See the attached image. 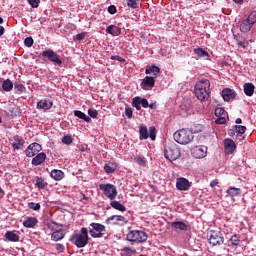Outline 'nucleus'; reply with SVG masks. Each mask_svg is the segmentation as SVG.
Returning <instances> with one entry per match:
<instances>
[{
	"label": "nucleus",
	"mask_w": 256,
	"mask_h": 256,
	"mask_svg": "<svg viewBox=\"0 0 256 256\" xmlns=\"http://www.w3.org/2000/svg\"><path fill=\"white\" fill-rule=\"evenodd\" d=\"M194 93L198 101L205 103L209 99V93H211V82L208 79L198 81L195 85Z\"/></svg>",
	"instance_id": "1"
},
{
	"label": "nucleus",
	"mask_w": 256,
	"mask_h": 256,
	"mask_svg": "<svg viewBox=\"0 0 256 256\" xmlns=\"http://www.w3.org/2000/svg\"><path fill=\"white\" fill-rule=\"evenodd\" d=\"M69 241L78 249H83V247H87V245L89 244V230L85 227L81 228L80 233L72 235Z\"/></svg>",
	"instance_id": "2"
},
{
	"label": "nucleus",
	"mask_w": 256,
	"mask_h": 256,
	"mask_svg": "<svg viewBox=\"0 0 256 256\" xmlns=\"http://www.w3.org/2000/svg\"><path fill=\"white\" fill-rule=\"evenodd\" d=\"M42 149L41 144L37 142L32 143L25 150L26 157H34L32 161H45L47 159V154L41 152Z\"/></svg>",
	"instance_id": "3"
},
{
	"label": "nucleus",
	"mask_w": 256,
	"mask_h": 256,
	"mask_svg": "<svg viewBox=\"0 0 256 256\" xmlns=\"http://www.w3.org/2000/svg\"><path fill=\"white\" fill-rule=\"evenodd\" d=\"M173 137L174 141H176V143H179V145H189V143H191V141H193V139L195 138L193 132L185 128L176 131Z\"/></svg>",
	"instance_id": "4"
},
{
	"label": "nucleus",
	"mask_w": 256,
	"mask_h": 256,
	"mask_svg": "<svg viewBox=\"0 0 256 256\" xmlns=\"http://www.w3.org/2000/svg\"><path fill=\"white\" fill-rule=\"evenodd\" d=\"M126 239L130 243H146L149 236L143 230H130L126 235Z\"/></svg>",
	"instance_id": "5"
},
{
	"label": "nucleus",
	"mask_w": 256,
	"mask_h": 256,
	"mask_svg": "<svg viewBox=\"0 0 256 256\" xmlns=\"http://www.w3.org/2000/svg\"><path fill=\"white\" fill-rule=\"evenodd\" d=\"M89 233L93 239L107 237V228L101 223L92 222L89 226Z\"/></svg>",
	"instance_id": "6"
},
{
	"label": "nucleus",
	"mask_w": 256,
	"mask_h": 256,
	"mask_svg": "<svg viewBox=\"0 0 256 256\" xmlns=\"http://www.w3.org/2000/svg\"><path fill=\"white\" fill-rule=\"evenodd\" d=\"M207 239L212 247H219L225 243V237H223V233L217 230H210L207 233Z\"/></svg>",
	"instance_id": "7"
},
{
	"label": "nucleus",
	"mask_w": 256,
	"mask_h": 256,
	"mask_svg": "<svg viewBox=\"0 0 256 256\" xmlns=\"http://www.w3.org/2000/svg\"><path fill=\"white\" fill-rule=\"evenodd\" d=\"M41 57L43 59H48L50 63H53L54 65H58V67H61L63 65V61L61 60V57L55 53L52 49L45 50L41 52Z\"/></svg>",
	"instance_id": "8"
},
{
	"label": "nucleus",
	"mask_w": 256,
	"mask_h": 256,
	"mask_svg": "<svg viewBox=\"0 0 256 256\" xmlns=\"http://www.w3.org/2000/svg\"><path fill=\"white\" fill-rule=\"evenodd\" d=\"M100 191H103L105 197L113 201L117 197V187L113 184H100L99 185Z\"/></svg>",
	"instance_id": "9"
},
{
	"label": "nucleus",
	"mask_w": 256,
	"mask_h": 256,
	"mask_svg": "<svg viewBox=\"0 0 256 256\" xmlns=\"http://www.w3.org/2000/svg\"><path fill=\"white\" fill-rule=\"evenodd\" d=\"M164 155L168 161H177V159L181 157V149H179L177 146L168 147L164 151Z\"/></svg>",
	"instance_id": "10"
},
{
	"label": "nucleus",
	"mask_w": 256,
	"mask_h": 256,
	"mask_svg": "<svg viewBox=\"0 0 256 256\" xmlns=\"http://www.w3.org/2000/svg\"><path fill=\"white\" fill-rule=\"evenodd\" d=\"M127 223V218L121 215H112L106 219V225H120L123 227V225H127Z\"/></svg>",
	"instance_id": "11"
},
{
	"label": "nucleus",
	"mask_w": 256,
	"mask_h": 256,
	"mask_svg": "<svg viewBox=\"0 0 256 256\" xmlns=\"http://www.w3.org/2000/svg\"><path fill=\"white\" fill-rule=\"evenodd\" d=\"M191 155L194 159H203L207 157V147L203 145L195 146L191 149Z\"/></svg>",
	"instance_id": "12"
},
{
	"label": "nucleus",
	"mask_w": 256,
	"mask_h": 256,
	"mask_svg": "<svg viewBox=\"0 0 256 256\" xmlns=\"http://www.w3.org/2000/svg\"><path fill=\"white\" fill-rule=\"evenodd\" d=\"M191 185H193V183L187 180V178L180 177L176 180V188L178 191H189Z\"/></svg>",
	"instance_id": "13"
},
{
	"label": "nucleus",
	"mask_w": 256,
	"mask_h": 256,
	"mask_svg": "<svg viewBox=\"0 0 256 256\" xmlns=\"http://www.w3.org/2000/svg\"><path fill=\"white\" fill-rule=\"evenodd\" d=\"M140 87L144 91H149V89L154 88L155 87V77L146 76L140 83Z\"/></svg>",
	"instance_id": "14"
},
{
	"label": "nucleus",
	"mask_w": 256,
	"mask_h": 256,
	"mask_svg": "<svg viewBox=\"0 0 256 256\" xmlns=\"http://www.w3.org/2000/svg\"><path fill=\"white\" fill-rule=\"evenodd\" d=\"M237 149L235 141L230 138L224 140V151L227 155H231Z\"/></svg>",
	"instance_id": "15"
},
{
	"label": "nucleus",
	"mask_w": 256,
	"mask_h": 256,
	"mask_svg": "<svg viewBox=\"0 0 256 256\" xmlns=\"http://www.w3.org/2000/svg\"><path fill=\"white\" fill-rule=\"evenodd\" d=\"M53 107V102L51 99H42L37 103V109H43L44 111H49Z\"/></svg>",
	"instance_id": "16"
},
{
	"label": "nucleus",
	"mask_w": 256,
	"mask_h": 256,
	"mask_svg": "<svg viewBox=\"0 0 256 256\" xmlns=\"http://www.w3.org/2000/svg\"><path fill=\"white\" fill-rule=\"evenodd\" d=\"M161 73V69L158 66L152 65V66H146L145 74L146 75H152L154 79H157V75Z\"/></svg>",
	"instance_id": "17"
},
{
	"label": "nucleus",
	"mask_w": 256,
	"mask_h": 256,
	"mask_svg": "<svg viewBox=\"0 0 256 256\" xmlns=\"http://www.w3.org/2000/svg\"><path fill=\"white\" fill-rule=\"evenodd\" d=\"M106 33L112 35V37H119L121 35V28L117 25H110L106 28Z\"/></svg>",
	"instance_id": "18"
},
{
	"label": "nucleus",
	"mask_w": 256,
	"mask_h": 256,
	"mask_svg": "<svg viewBox=\"0 0 256 256\" xmlns=\"http://www.w3.org/2000/svg\"><path fill=\"white\" fill-rule=\"evenodd\" d=\"M171 227L175 229V231H187V229H189V225L181 221L172 222Z\"/></svg>",
	"instance_id": "19"
},
{
	"label": "nucleus",
	"mask_w": 256,
	"mask_h": 256,
	"mask_svg": "<svg viewBox=\"0 0 256 256\" xmlns=\"http://www.w3.org/2000/svg\"><path fill=\"white\" fill-rule=\"evenodd\" d=\"M37 223H39L37 218H35V217H28V218H26V220H24L23 225L27 229H33V227H35V225H37Z\"/></svg>",
	"instance_id": "20"
},
{
	"label": "nucleus",
	"mask_w": 256,
	"mask_h": 256,
	"mask_svg": "<svg viewBox=\"0 0 256 256\" xmlns=\"http://www.w3.org/2000/svg\"><path fill=\"white\" fill-rule=\"evenodd\" d=\"M222 97L224 101H231V99H235V92L229 88H225L222 91Z\"/></svg>",
	"instance_id": "21"
},
{
	"label": "nucleus",
	"mask_w": 256,
	"mask_h": 256,
	"mask_svg": "<svg viewBox=\"0 0 256 256\" xmlns=\"http://www.w3.org/2000/svg\"><path fill=\"white\" fill-rule=\"evenodd\" d=\"M61 239H65V232H63V229L55 230L51 234L52 241H61Z\"/></svg>",
	"instance_id": "22"
},
{
	"label": "nucleus",
	"mask_w": 256,
	"mask_h": 256,
	"mask_svg": "<svg viewBox=\"0 0 256 256\" xmlns=\"http://www.w3.org/2000/svg\"><path fill=\"white\" fill-rule=\"evenodd\" d=\"M251 27H253V24L246 18L240 24V31H242V33H249V31H251Z\"/></svg>",
	"instance_id": "23"
},
{
	"label": "nucleus",
	"mask_w": 256,
	"mask_h": 256,
	"mask_svg": "<svg viewBox=\"0 0 256 256\" xmlns=\"http://www.w3.org/2000/svg\"><path fill=\"white\" fill-rule=\"evenodd\" d=\"M244 93L247 97H253V94L255 93V85H253V83H245Z\"/></svg>",
	"instance_id": "24"
},
{
	"label": "nucleus",
	"mask_w": 256,
	"mask_h": 256,
	"mask_svg": "<svg viewBox=\"0 0 256 256\" xmlns=\"http://www.w3.org/2000/svg\"><path fill=\"white\" fill-rule=\"evenodd\" d=\"M5 239H7V241H10L12 243H17L19 241L20 237L13 231H7L5 233Z\"/></svg>",
	"instance_id": "25"
},
{
	"label": "nucleus",
	"mask_w": 256,
	"mask_h": 256,
	"mask_svg": "<svg viewBox=\"0 0 256 256\" xmlns=\"http://www.w3.org/2000/svg\"><path fill=\"white\" fill-rule=\"evenodd\" d=\"M50 176L52 179H54V181H61V179L65 177V174L61 170L54 169L51 171Z\"/></svg>",
	"instance_id": "26"
},
{
	"label": "nucleus",
	"mask_w": 256,
	"mask_h": 256,
	"mask_svg": "<svg viewBox=\"0 0 256 256\" xmlns=\"http://www.w3.org/2000/svg\"><path fill=\"white\" fill-rule=\"evenodd\" d=\"M110 206L113 209H116V211H121V212L127 211V208L125 207V205L121 204V202H119L117 200L111 201Z\"/></svg>",
	"instance_id": "27"
},
{
	"label": "nucleus",
	"mask_w": 256,
	"mask_h": 256,
	"mask_svg": "<svg viewBox=\"0 0 256 256\" xmlns=\"http://www.w3.org/2000/svg\"><path fill=\"white\" fill-rule=\"evenodd\" d=\"M116 170H117V163L115 162H108L104 166L105 173H108V174L115 173Z\"/></svg>",
	"instance_id": "28"
},
{
	"label": "nucleus",
	"mask_w": 256,
	"mask_h": 256,
	"mask_svg": "<svg viewBox=\"0 0 256 256\" xmlns=\"http://www.w3.org/2000/svg\"><path fill=\"white\" fill-rule=\"evenodd\" d=\"M139 135H140L139 136L140 141L149 139V132L147 130V126L142 125L139 127Z\"/></svg>",
	"instance_id": "29"
},
{
	"label": "nucleus",
	"mask_w": 256,
	"mask_h": 256,
	"mask_svg": "<svg viewBox=\"0 0 256 256\" xmlns=\"http://www.w3.org/2000/svg\"><path fill=\"white\" fill-rule=\"evenodd\" d=\"M34 185L37 187L38 191H41V189H45V187H47L48 183L43 179V177H36V183Z\"/></svg>",
	"instance_id": "30"
},
{
	"label": "nucleus",
	"mask_w": 256,
	"mask_h": 256,
	"mask_svg": "<svg viewBox=\"0 0 256 256\" xmlns=\"http://www.w3.org/2000/svg\"><path fill=\"white\" fill-rule=\"evenodd\" d=\"M226 193L229 195V197H239V195H241V190L240 188L231 186L227 189Z\"/></svg>",
	"instance_id": "31"
},
{
	"label": "nucleus",
	"mask_w": 256,
	"mask_h": 256,
	"mask_svg": "<svg viewBox=\"0 0 256 256\" xmlns=\"http://www.w3.org/2000/svg\"><path fill=\"white\" fill-rule=\"evenodd\" d=\"M74 116L78 117V119H83V121H86V123H91V117L87 116L85 113H83L80 110H75Z\"/></svg>",
	"instance_id": "32"
},
{
	"label": "nucleus",
	"mask_w": 256,
	"mask_h": 256,
	"mask_svg": "<svg viewBox=\"0 0 256 256\" xmlns=\"http://www.w3.org/2000/svg\"><path fill=\"white\" fill-rule=\"evenodd\" d=\"M234 129H236V133L237 136L240 137V141L241 139H245L244 133L245 131H247V127L243 126V125H235Z\"/></svg>",
	"instance_id": "33"
},
{
	"label": "nucleus",
	"mask_w": 256,
	"mask_h": 256,
	"mask_svg": "<svg viewBox=\"0 0 256 256\" xmlns=\"http://www.w3.org/2000/svg\"><path fill=\"white\" fill-rule=\"evenodd\" d=\"M2 89L3 91H6V93H9L13 89V82L10 79H6L2 83Z\"/></svg>",
	"instance_id": "34"
},
{
	"label": "nucleus",
	"mask_w": 256,
	"mask_h": 256,
	"mask_svg": "<svg viewBox=\"0 0 256 256\" xmlns=\"http://www.w3.org/2000/svg\"><path fill=\"white\" fill-rule=\"evenodd\" d=\"M23 145H25V140L17 137V139H15V142L13 143V149L14 150L23 149Z\"/></svg>",
	"instance_id": "35"
},
{
	"label": "nucleus",
	"mask_w": 256,
	"mask_h": 256,
	"mask_svg": "<svg viewBox=\"0 0 256 256\" xmlns=\"http://www.w3.org/2000/svg\"><path fill=\"white\" fill-rule=\"evenodd\" d=\"M194 53L195 55H197V57L202 58V57H209V52L203 50V48H195L194 49Z\"/></svg>",
	"instance_id": "36"
},
{
	"label": "nucleus",
	"mask_w": 256,
	"mask_h": 256,
	"mask_svg": "<svg viewBox=\"0 0 256 256\" xmlns=\"http://www.w3.org/2000/svg\"><path fill=\"white\" fill-rule=\"evenodd\" d=\"M132 107H135L137 111H141V97L137 96L133 98Z\"/></svg>",
	"instance_id": "37"
},
{
	"label": "nucleus",
	"mask_w": 256,
	"mask_h": 256,
	"mask_svg": "<svg viewBox=\"0 0 256 256\" xmlns=\"http://www.w3.org/2000/svg\"><path fill=\"white\" fill-rule=\"evenodd\" d=\"M230 243L233 247H237V245H239V243H241V237L237 234H234L231 238H230Z\"/></svg>",
	"instance_id": "38"
},
{
	"label": "nucleus",
	"mask_w": 256,
	"mask_h": 256,
	"mask_svg": "<svg viewBox=\"0 0 256 256\" xmlns=\"http://www.w3.org/2000/svg\"><path fill=\"white\" fill-rule=\"evenodd\" d=\"M214 115H216V117H224L227 116V111H225L224 108L218 107L214 110Z\"/></svg>",
	"instance_id": "39"
},
{
	"label": "nucleus",
	"mask_w": 256,
	"mask_h": 256,
	"mask_svg": "<svg viewBox=\"0 0 256 256\" xmlns=\"http://www.w3.org/2000/svg\"><path fill=\"white\" fill-rule=\"evenodd\" d=\"M127 5L130 9H139V0H127Z\"/></svg>",
	"instance_id": "40"
},
{
	"label": "nucleus",
	"mask_w": 256,
	"mask_h": 256,
	"mask_svg": "<svg viewBox=\"0 0 256 256\" xmlns=\"http://www.w3.org/2000/svg\"><path fill=\"white\" fill-rule=\"evenodd\" d=\"M149 133L150 134L148 135V137H150L152 141H155L157 135V129L155 128V126L149 127Z\"/></svg>",
	"instance_id": "41"
},
{
	"label": "nucleus",
	"mask_w": 256,
	"mask_h": 256,
	"mask_svg": "<svg viewBox=\"0 0 256 256\" xmlns=\"http://www.w3.org/2000/svg\"><path fill=\"white\" fill-rule=\"evenodd\" d=\"M227 123V116H218L215 120L216 125H225Z\"/></svg>",
	"instance_id": "42"
},
{
	"label": "nucleus",
	"mask_w": 256,
	"mask_h": 256,
	"mask_svg": "<svg viewBox=\"0 0 256 256\" xmlns=\"http://www.w3.org/2000/svg\"><path fill=\"white\" fill-rule=\"evenodd\" d=\"M28 208L32 209L33 211H39V209H41V204L35 203V202H30V203H28Z\"/></svg>",
	"instance_id": "43"
},
{
	"label": "nucleus",
	"mask_w": 256,
	"mask_h": 256,
	"mask_svg": "<svg viewBox=\"0 0 256 256\" xmlns=\"http://www.w3.org/2000/svg\"><path fill=\"white\" fill-rule=\"evenodd\" d=\"M248 21L252 24L255 25L256 23V11H252L249 16H248Z\"/></svg>",
	"instance_id": "44"
},
{
	"label": "nucleus",
	"mask_w": 256,
	"mask_h": 256,
	"mask_svg": "<svg viewBox=\"0 0 256 256\" xmlns=\"http://www.w3.org/2000/svg\"><path fill=\"white\" fill-rule=\"evenodd\" d=\"M14 90L16 91V93L21 94L23 93V91H25V86L23 84H15Z\"/></svg>",
	"instance_id": "45"
},
{
	"label": "nucleus",
	"mask_w": 256,
	"mask_h": 256,
	"mask_svg": "<svg viewBox=\"0 0 256 256\" xmlns=\"http://www.w3.org/2000/svg\"><path fill=\"white\" fill-rule=\"evenodd\" d=\"M33 43H34L33 37H27L24 40L25 47H33Z\"/></svg>",
	"instance_id": "46"
},
{
	"label": "nucleus",
	"mask_w": 256,
	"mask_h": 256,
	"mask_svg": "<svg viewBox=\"0 0 256 256\" xmlns=\"http://www.w3.org/2000/svg\"><path fill=\"white\" fill-rule=\"evenodd\" d=\"M62 143L64 145H71V143H73V138H71V136H64L62 138Z\"/></svg>",
	"instance_id": "47"
},
{
	"label": "nucleus",
	"mask_w": 256,
	"mask_h": 256,
	"mask_svg": "<svg viewBox=\"0 0 256 256\" xmlns=\"http://www.w3.org/2000/svg\"><path fill=\"white\" fill-rule=\"evenodd\" d=\"M89 117H92V119H97V115H99V112L95 109H89L88 110Z\"/></svg>",
	"instance_id": "48"
},
{
	"label": "nucleus",
	"mask_w": 256,
	"mask_h": 256,
	"mask_svg": "<svg viewBox=\"0 0 256 256\" xmlns=\"http://www.w3.org/2000/svg\"><path fill=\"white\" fill-rule=\"evenodd\" d=\"M249 47V42L247 40L238 42V49H247Z\"/></svg>",
	"instance_id": "49"
},
{
	"label": "nucleus",
	"mask_w": 256,
	"mask_h": 256,
	"mask_svg": "<svg viewBox=\"0 0 256 256\" xmlns=\"http://www.w3.org/2000/svg\"><path fill=\"white\" fill-rule=\"evenodd\" d=\"M28 3L33 7V9H37V7H39V3H41V0H28Z\"/></svg>",
	"instance_id": "50"
},
{
	"label": "nucleus",
	"mask_w": 256,
	"mask_h": 256,
	"mask_svg": "<svg viewBox=\"0 0 256 256\" xmlns=\"http://www.w3.org/2000/svg\"><path fill=\"white\" fill-rule=\"evenodd\" d=\"M125 115L128 117V119H131L133 117V110L129 107L125 108Z\"/></svg>",
	"instance_id": "51"
},
{
	"label": "nucleus",
	"mask_w": 256,
	"mask_h": 256,
	"mask_svg": "<svg viewBox=\"0 0 256 256\" xmlns=\"http://www.w3.org/2000/svg\"><path fill=\"white\" fill-rule=\"evenodd\" d=\"M108 13H110V15H115L117 13V7L115 5H110L108 7Z\"/></svg>",
	"instance_id": "52"
},
{
	"label": "nucleus",
	"mask_w": 256,
	"mask_h": 256,
	"mask_svg": "<svg viewBox=\"0 0 256 256\" xmlns=\"http://www.w3.org/2000/svg\"><path fill=\"white\" fill-rule=\"evenodd\" d=\"M56 251H58V253H64L65 246L63 244H56Z\"/></svg>",
	"instance_id": "53"
},
{
	"label": "nucleus",
	"mask_w": 256,
	"mask_h": 256,
	"mask_svg": "<svg viewBox=\"0 0 256 256\" xmlns=\"http://www.w3.org/2000/svg\"><path fill=\"white\" fill-rule=\"evenodd\" d=\"M112 61H119L120 63H125V58L121 56H111Z\"/></svg>",
	"instance_id": "54"
},
{
	"label": "nucleus",
	"mask_w": 256,
	"mask_h": 256,
	"mask_svg": "<svg viewBox=\"0 0 256 256\" xmlns=\"http://www.w3.org/2000/svg\"><path fill=\"white\" fill-rule=\"evenodd\" d=\"M140 105H142L144 109H147V107H149V101H147L145 98H141Z\"/></svg>",
	"instance_id": "55"
},
{
	"label": "nucleus",
	"mask_w": 256,
	"mask_h": 256,
	"mask_svg": "<svg viewBox=\"0 0 256 256\" xmlns=\"http://www.w3.org/2000/svg\"><path fill=\"white\" fill-rule=\"evenodd\" d=\"M85 39V32L76 35V41H83Z\"/></svg>",
	"instance_id": "56"
},
{
	"label": "nucleus",
	"mask_w": 256,
	"mask_h": 256,
	"mask_svg": "<svg viewBox=\"0 0 256 256\" xmlns=\"http://www.w3.org/2000/svg\"><path fill=\"white\" fill-rule=\"evenodd\" d=\"M217 185H219V180L214 179L210 182V187H217Z\"/></svg>",
	"instance_id": "57"
},
{
	"label": "nucleus",
	"mask_w": 256,
	"mask_h": 256,
	"mask_svg": "<svg viewBox=\"0 0 256 256\" xmlns=\"http://www.w3.org/2000/svg\"><path fill=\"white\" fill-rule=\"evenodd\" d=\"M123 251L125 253H135V250H132L131 247H124L123 248Z\"/></svg>",
	"instance_id": "58"
},
{
	"label": "nucleus",
	"mask_w": 256,
	"mask_h": 256,
	"mask_svg": "<svg viewBox=\"0 0 256 256\" xmlns=\"http://www.w3.org/2000/svg\"><path fill=\"white\" fill-rule=\"evenodd\" d=\"M235 133H237V130L235 128L228 130V135H230V137H233L235 135Z\"/></svg>",
	"instance_id": "59"
},
{
	"label": "nucleus",
	"mask_w": 256,
	"mask_h": 256,
	"mask_svg": "<svg viewBox=\"0 0 256 256\" xmlns=\"http://www.w3.org/2000/svg\"><path fill=\"white\" fill-rule=\"evenodd\" d=\"M49 229H52L53 231H55V227H59V224L53 222L52 224L48 225Z\"/></svg>",
	"instance_id": "60"
},
{
	"label": "nucleus",
	"mask_w": 256,
	"mask_h": 256,
	"mask_svg": "<svg viewBox=\"0 0 256 256\" xmlns=\"http://www.w3.org/2000/svg\"><path fill=\"white\" fill-rule=\"evenodd\" d=\"M196 128L197 129L194 130V133H199L201 131V129H203V126L197 125Z\"/></svg>",
	"instance_id": "61"
},
{
	"label": "nucleus",
	"mask_w": 256,
	"mask_h": 256,
	"mask_svg": "<svg viewBox=\"0 0 256 256\" xmlns=\"http://www.w3.org/2000/svg\"><path fill=\"white\" fill-rule=\"evenodd\" d=\"M148 107L155 110V109H157V104L151 103L150 105L148 104Z\"/></svg>",
	"instance_id": "62"
},
{
	"label": "nucleus",
	"mask_w": 256,
	"mask_h": 256,
	"mask_svg": "<svg viewBox=\"0 0 256 256\" xmlns=\"http://www.w3.org/2000/svg\"><path fill=\"white\" fill-rule=\"evenodd\" d=\"M41 163H43L42 161H32V165H34L35 167L41 165Z\"/></svg>",
	"instance_id": "63"
},
{
	"label": "nucleus",
	"mask_w": 256,
	"mask_h": 256,
	"mask_svg": "<svg viewBox=\"0 0 256 256\" xmlns=\"http://www.w3.org/2000/svg\"><path fill=\"white\" fill-rule=\"evenodd\" d=\"M5 34V27L0 26V37Z\"/></svg>",
	"instance_id": "64"
}]
</instances>
